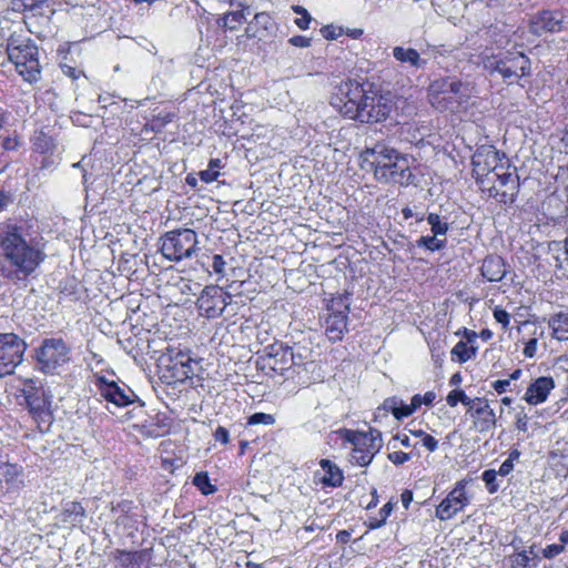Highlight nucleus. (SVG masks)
Listing matches in <instances>:
<instances>
[{
	"instance_id": "obj_1",
	"label": "nucleus",
	"mask_w": 568,
	"mask_h": 568,
	"mask_svg": "<svg viewBox=\"0 0 568 568\" xmlns=\"http://www.w3.org/2000/svg\"><path fill=\"white\" fill-rule=\"evenodd\" d=\"M47 258L44 246L22 226L0 227V273L14 285L26 284Z\"/></svg>"
},
{
	"instance_id": "obj_2",
	"label": "nucleus",
	"mask_w": 568,
	"mask_h": 568,
	"mask_svg": "<svg viewBox=\"0 0 568 568\" xmlns=\"http://www.w3.org/2000/svg\"><path fill=\"white\" fill-rule=\"evenodd\" d=\"M481 153L473 158L474 172L477 183L484 192L500 203H513L519 189V178L510 172L508 168L497 165L498 153L489 150L485 154V164L489 168H481Z\"/></svg>"
},
{
	"instance_id": "obj_3",
	"label": "nucleus",
	"mask_w": 568,
	"mask_h": 568,
	"mask_svg": "<svg viewBox=\"0 0 568 568\" xmlns=\"http://www.w3.org/2000/svg\"><path fill=\"white\" fill-rule=\"evenodd\" d=\"M363 156L365 161H369L377 181L400 185H408L412 182L413 174L408 160L395 149L376 144L372 149H366Z\"/></svg>"
},
{
	"instance_id": "obj_4",
	"label": "nucleus",
	"mask_w": 568,
	"mask_h": 568,
	"mask_svg": "<svg viewBox=\"0 0 568 568\" xmlns=\"http://www.w3.org/2000/svg\"><path fill=\"white\" fill-rule=\"evenodd\" d=\"M9 60L26 82L37 83L41 78L39 49L36 43L20 34H11L7 43Z\"/></svg>"
},
{
	"instance_id": "obj_5",
	"label": "nucleus",
	"mask_w": 568,
	"mask_h": 568,
	"mask_svg": "<svg viewBox=\"0 0 568 568\" xmlns=\"http://www.w3.org/2000/svg\"><path fill=\"white\" fill-rule=\"evenodd\" d=\"M337 434L343 443L352 445L349 462L361 467L368 466L383 445L381 432L373 428L368 432L342 428Z\"/></svg>"
},
{
	"instance_id": "obj_6",
	"label": "nucleus",
	"mask_w": 568,
	"mask_h": 568,
	"mask_svg": "<svg viewBox=\"0 0 568 568\" xmlns=\"http://www.w3.org/2000/svg\"><path fill=\"white\" fill-rule=\"evenodd\" d=\"M429 101L439 111H454L467 101L470 90L467 83L446 77L434 80L429 84Z\"/></svg>"
},
{
	"instance_id": "obj_7",
	"label": "nucleus",
	"mask_w": 568,
	"mask_h": 568,
	"mask_svg": "<svg viewBox=\"0 0 568 568\" xmlns=\"http://www.w3.org/2000/svg\"><path fill=\"white\" fill-rule=\"evenodd\" d=\"M162 255L172 262L190 258L196 252L197 234L191 229H179L166 232L160 239Z\"/></svg>"
},
{
	"instance_id": "obj_8",
	"label": "nucleus",
	"mask_w": 568,
	"mask_h": 568,
	"mask_svg": "<svg viewBox=\"0 0 568 568\" xmlns=\"http://www.w3.org/2000/svg\"><path fill=\"white\" fill-rule=\"evenodd\" d=\"M484 67L491 75L498 74L511 84L527 73L529 60L521 52L506 53L487 59Z\"/></svg>"
},
{
	"instance_id": "obj_9",
	"label": "nucleus",
	"mask_w": 568,
	"mask_h": 568,
	"mask_svg": "<svg viewBox=\"0 0 568 568\" xmlns=\"http://www.w3.org/2000/svg\"><path fill=\"white\" fill-rule=\"evenodd\" d=\"M393 110L392 100L388 97L366 91L361 100L357 110L351 119L362 123H374L385 120Z\"/></svg>"
},
{
	"instance_id": "obj_10",
	"label": "nucleus",
	"mask_w": 568,
	"mask_h": 568,
	"mask_svg": "<svg viewBox=\"0 0 568 568\" xmlns=\"http://www.w3.org/2000/svg\"><path fill=\"white\" fill-rule=\"evenodd\" d=\"M325 333L329 341L338 342L347 332V315L349 312V295H338L331 300L327 307Z\"/></svg>"
},
{
	"instance_id": "obj_11",
	"label": "nucleus",
	"mask_w": 568,
	"mask_h": 568,
	"mask_svg": "<svg viewBox=\"0 0 568 568\" xmlns=\"http://www.w3.org/2000/svg\"><path fill=\"white\" fill-rule=\"evenodd\" d=\"M364 93L365 90L359 82L348 79L336 87L331 104L339 113L351 119L364 98Z\"/></svg>"
},
{
	"instance_id": "obj_12",
	"label": "nucleus",
	"mask_w": 568,
	"mask_h": 568,
	"mask_svg": "<svg viewBox=\"0 0 568 568\" xmlns=\"http://www.w3.org/2000/svg\"><path fill=\"white\" fill-rule=\"evenodd\" d=\"M24 341L13 333L0 334V377L11 375L22 362Z\"/></svg>"
},
{
	"instance_id": "obj_13",
	"label": "nucleus",
	"mask_w": 568,
	"mask_h": 568,
	"mask_svg": "<svg viewBox=\"0 0 568 568\" xmlns=\"http://www.w3.org/2000/svg\"><path fill=\"white\" fill-rule=\"evenodd\" d=\"M41 369L51 373L70 361V347L62 338H47L37 351Z\"/></svg>"
},
{
	"instance_id": "obj_14",
	"label": "nucleus",
	"mask_w": 568,
	"mask_h": 568,
	"mask_svg": "<svg viewBox=\"0 0 568 568\" xmlns=\"http://www.w3.org/2000/svg\"><path fill=\"white\" fill-rule=\"evenodd\" d=\"M471 481V478H464L455 484L452 491L436 507L435 513L439 520L452 519L456 514L464 510V508L469 505L471 496L467 493V486Z\"/></svg>"
},
{
	"instance_id": "obj_15",
	"label": "nucleus",
	"mask_w": 568,
	"mask_h": 568,
	"mask_svg": "<svg viewBox=\"0 0 568 568\" xmlns=\"http://www.w3.org/2000/svg\"><path fill=\"white\" fill-rule=\"evenodd\" d=\"M264 352L265 355L262 357L264 367H268L278 375H284L292 366L302 364V357L296 356L291 347L283 344L268 345Z\"/></svg>"
},
{
	"instance_id": "obj_16",
	"label": "nucleus",
	"mask_w": 568,
	"mask_h": 568,
	"mask_svg": "<svg viewBox=\"0 0 568 568\" xmlns=\"http://www.w3.org/2000/svg\"><path fill=\"white\" fill-rule=\"evenodd\" d=\"M231 300V294L223 292L219 286H206L199 296L196 305L207 318H215L222 315Z\"/></svg>"
},
{
	"instance_id": "obj_17",
	"label": "nucleus",
	"mask_w": 568,
	"mask_h": 568,
	"mask_svg": "<svg viewBox=\"0 0 568 568\" xmlns=\"http://www.w3.org/2000/svg\"><path fill=\"white\" fill-rule=\"evenodd\" d=\"M24 397L29 412L38 424V428L41 432L48 430L52 422V414L50 412V399L44 390H26Z\"/></svg>"
},
{
	"instance_id": "obj_18",
	"label": "nucleus",
	"mask_w": 568,
	"mask_h": 568,
	"mask_svg": "<svg viewBox=\"0 0 568 568\" xmlns=\"http://www.w3.org/2000/svg\"><path fill=\"white\" fill-rule=\"evenodd\" d=\"M99 395L108 403L118 407L132 404L136 398L134 392L126 385L120 386L113 381H108L103 376H99L95 382Z\"/></svg>"
},
{
	"instance_id": "obj_19",
	"label": "nucleus",
	"mask_w": 568,
	"mask_h": 568,
	"mask_svg": "<svg viewBox=\"0 0 568 568\" xmlns=\"http://www.w3.org/2000/svg\"><path fill=\"white\" fill-rule=\"evenodd\" d=\"M473 420L474 428L479 433H486L496 426V415L485 397H475L467 409Z\"/></svg>"
},
{
	"instance_id": "obj_20",
	"label": "nucleus",
	"mask_w": 568,
	"mask_h": 568,
	"mask_svg": "<svg viewBox=\"0 0 568 568\" xmlns=\"http://www.w3.org/2000/svg\"><path fill=\"white\" fill-rule=\"evenodd\" d=\"M565 14L559 10H541L535 13L529 23V30L536 36L560 32L564 28Z\"/></svg>"
},
{
	"instance_id": "obj_21",
	"label": "nucleus",
	"mask_w": 568,
	"mask_h": 568,
	"mask_svg": "<svg viewBox=\"0 0 568 568\" xmlns=\"http://www.w3.org/2000/svg\"><path fill=\"white\" fill-rule=\"evenodd\" d=\"M555 387L556 384L552 377L540 376L528 385L523 399L531 406H537L547 400L549 394L555 389Z\"/></svg>"
},
{
	"instance_id": "obj_22",
	"label": "nucleus",
	"mask_w": 568,
	"mask_h": 568,
	"mask_svg": "<svg viewBox=\"0 0 568 568\" xmlns=\"http://www.w3.org/2000/svg\"><path fill=\"white\" fill-rule=\"evenodd\" d=\"M393 57L404 67L415 70L424 69L427 63V61L420 57L417 50L403 45H396L393 48Z\"/></svg>"
},
{
	"instance_id": "obj_23",
	"label": "nucleus",
	"mask_w": 568,
	"mask_h": 568,
	"mask_svg": "<svg viewBox=\"0 0 568 568\" xmlns=\"http://www.w3.org/2000/svg\"><path fill=\"white\" fill-rule=\"evenodd\" d=\"M480 271L481 275L489 282H499L507 273L504 260L497 255L487 256L483 262Z\"/></svg>"
},
{
	"instance_id": "obj_24",
	"label": "nucleus",
	"mask_w": 568,
	"mask_h": 568,
	"mask_svg": "<svg viewBox=\"0 0 568 568\" xmlns=\"http://www.w3.org/2000/svg\"><path fill=\"white\" fill-rule=\"evenodd\" d=\"M320 466L322 467L324 475L320 478V483L324 487H339L343 484L344 475L343 470L329 459H321Z\"/></svg>"
},
{
	"instance_id": "obj_25",
	"label": "nucleus",
	"mask_w": 568,
	"mask_h": 568,
	"mask_svg": "<svg viewBox=\"0 0 568 568\" xmlns=\"http://www.w3.org/2000/svg\"><path fill=\"white\" fill-rule=\"evenodd\" d=\"M85 516L84 507L78 501H69L64 504L62 511L60 514L61 521L63 524H68L74 526L81 523L82 518Z\"/></svg>"
},
{
	"instance_id": "obj_26",
	"label": "nucleus",
	"mask_w": 568,
	"mask_h": 568,
	"mask_svg": "<svg viewBox=\"0 0 568 568\" xmlns=\"http://www.w3.org/2000/svg\"><path fill=\"white\" fill-rule=\"evenodd\" d=\"M552 336L558 341H568V308L555 314L549 320Z\"/></svg>"
},
{
	"instance_id": "obj_27",
	"label": "nucleus",
	"mask_w": 568,
	"mask_h": 568,
	"mask_svg": "<svg viewBox=\"0 0 568 568\" xmlns=\"http://www.w3.org/2000/svg\"><path fill=\"white\" fill-rule=\"evenodd\" d=\"M274 28L273 18L266 12H260L254 16L246 28V34L248 37H257L260 31H271Z\"/></svg>"
},
{
	"instance_id": "obj_28",
	"label": "nucleus",
	"mask_w": 568,
	"mask_h": 568,
	"mask_svg": "<svg viewBox=\"0 0 568 568\" xmlns=\"http://www.w3.org/2000/svg\"><path fill=\"white\" fill-rule=\"evenodd\" d=\"M476 353L477 347L468 345L464 341H459L452 349V358L463 364L475 357Z\"/></svg>"
},
{
	"instance_id": "obj_29",
	"label": "nucleus",
	"mask_w": 568,
	"mask_h": 568,
	"mask_svg": "<svg viewBox=\"0 0 568 568\" xmlns=\"http://www.w3.org/2000/svg\"><path fill=\"white\" fill-rule=\"evenodd\" d=\"M246 21L244 10L225 13L220 19V24L231 31L239 29Z\"/></svg>"
},
{
	"instance_id": "obj_30",
	"label": "nucleus",
	"mask_w": 568,
	"mask_h": 568,
	"mask_svg": "<svg viewBox=\"0 0 568 568\" xmlns=\"http://www.w3.org/2000/svg\"><path fill=\"white\" fill-rule=\"evenodd\" d=\"M446 237H438L436 235H426V236H420L417 241H416V245L418 247H425L426 250L430 251V252H435V251H440L443 250L445 246H446Z\"/></svg>"
},
{
	"instance_id": "obj_31",
	"label": "nucleus",
	"mask_w": 568,
	"mask_h": 568,
	"mask_svg": "<svg viewBox=\"0 0 568 568\" xmlns=\"http://www.w3.org/2000/svg\"><path fill=\"white\" fill-rule=\"evenodd\" d=\"M427 223L430 225V231L438 237H445L449 229L448 223L443 221L436 213H429L426 217Z\"/></svg>"
},
{
	"instance_id": "obj_32",
	"label": "nucleus",
	"mask_w": 568,
	"mask_h": 568,
	"mask_svg": "<svg viewBox=\"0 0 568 568\" xmlns=\"http://www.w3.org/2000/svg\"><path fill=\"white\" fill-rule=\"evenodd\" d=\"M21 474V467L16 464L2 463L0 465V479L13 484Z\"/></svg>"
},
{
	"instance_id": "obj_33",
	"label": "nucleus",
	"mask_w": 568,
	"mask_h": 568,
	"mask_svg": "<svg viewBox=\"0 0 568 568\" xmlns=\"http://www.w3.org/2000/svg\"><path fill=\"white\" fill-rule=\"evenodd\" d=\"M473 399L474 398L468 397L463 389L455 388L447 395L446 403L450 407H455L458 403H462L468 409L473 404Z\"/></svg>"
},
{
	"instance_id": "obj_34",
	"label": "nucleus",
	"mask_w": 568,
	"mask_h": 568,
	"mask_svg": "<svg viewBox=\"0 0 568 568\" xmlns=\"http://www.w3.org/2000/svg\"><path fill=\"white\" fill-rule=\"evenodd\" d=\"M292 10L294 13L300 16L295 19L294 23L301 29V30H307L310 28V24L313 20L310 12L302 6H292Z\"/></svg>"
},
{
	"instance_id": "obj_35",
	"label": "nucleus",
	"mask_w": 568,
	"mask_h": 568,
	"mask_svg": "<svg viewBox=\"0 0 568 568\" xmlns=\"http://www.w3.org/2000/svg\"><path fill=\"white\" fill-rule=\"evenodd\" d=\"M193 485L204 495L213 494L216 490L215 486L211 484L206 473H197L193 478Z\"/></svg>"
},
{
	"instance_id": "obj_36",
	"label": "nucleus",
	"mask_w": 568,
	"mask_h": 568,
	"mask_svg": "<svg viewBox=\"0 0 568 568\" xmlns=\"http://www.w3.org/2000/svg\"><path fill=\"white\" fill-rule=\"evenodd\" d=\"M511 568H530L531 558L527 555V549H523L509 556Z\"/></svg>"
},
{
	"instance_id": "obj_37",
	"label": "nucleus",
	"mask_w": 568,
	"mask_h": 568,
	"mask_svg": "<svg viewBox=\"0 0 568 568\" xmlns=\"http://www.w3.org/2000/svg\"><path fill=\"white\" fill-rule=\"evenodd\" d=\"M497 475V471L494 469H487L481 475V479L484 480L489 494H495L499 489Z\"/></svg>"
},
{
	"instance_id": "obj_38",
	"label": "nucleus",
	"mask_w": 568,
	"mask_h": 568,
	"mask_svg": "<svg viewBox=\"0 0 568 568\" xmlns=\"http://www.w3.org/2000/svg\"><path fill=\"white\" fill-rule=\"evenodd\" d=\"M275 423V418L271 414L265 413H255L252 416L248 417L247 424L248 425H273Z\"/></svg>"
},
{
	"instance_id": "obj_39",
	"label": "nucleus",
	"mask_w": 568,
	"mask_h": 568,
	"mask_svg": "<svg viewBox=\"0 0 568 568\" xmlns=\"http://www.w3.org/2000/svg\"><path fill=\"white\" fill-rule=\"evenodd\" d=\"M494 318L498 322L503 329H507L510 324V315L504 308L497 306L494 310Z\"/></svg>"
},
{
	"instance_id": "obj_40",
	"label": "nucleus",
	"mask_w": 568,
	"mask_h": 568,
	"mask_svg": "<svg viewBox=\"0 0 568 568\" xmlns=\"http://www.w3.org/2000/svg\"><path fill=\"white\" fill-rule=\"evenodd\" d=\"M538 348V339L537 338H530L525 343L523 354L527 358H534L537 354Z\"/></svg>"
},
{
	"instance_id": "obj_41",
	"label": "nucleus",
	"mask_w": 568,
	"mask_h": 568,
	"mask_svg": "<svg viewBox=\"0 0 568 568\" xmlns=\"http://www.w3.org/2000/svg\"><path fill=\"white\" fill-rule=\"evenodd\" d=\"M528 423L529 417L524 410L516 414L515 425L518 430L526 433L528 430Z\"/></svg>"
},
{
	"instance_id": "obj_42",
	"label": "nucleus",
	"mask_w": 568,
	"mask_h": 568,
	"mask_svg": "<svg viewBox=\"0 0 568 568\" xmlns=\"http://www.w3.org/2000/svg\"><path fill=\"white\" fill-rule=\"evenodd\" d=\"M399 404H400L399 398L389 397L384 400L381 408L384 409L385 412H390L395 416V413L397 412Z\"/></svg>"
},
{
	"instance_id": "obj_43",
	"label": "nucleus",
	"mask_w": 568,
	"mask_h": 568,
	"mask_svg": "<svg viewBox=\"0 0 568 568\" xmlns=\"http://www.w3.org/2000/svg\"><path fill=\"white\" fill-rule=\"evenodd\" d=\"M389 460L395 465H403L409 460L410 456L404 452H393L388 455Z\"/></svg>"
},
{
	"instance_id": "obj_44",
	"label": "nucleus",
	"mask_w": 568,
	"mask_h": 568,
	"mask_svg": "<svg viewBox=\"0 0 568 568\" xmlns=\"http://www.w3.org/2000/svg\"><path fill=\"white\" fill-rule=\"evenodd\" d=\"M220 175L219 170H214L213 168H207L200 172V179L205 183H211L215 181Z\"/></svg>"
},
{
	"instance_id": "obj_45",
	"label": "nucleus",
	"mask_w": 568,
	"mask_h": 568,
	"mask_svg": "<svg viewBox=\"0 0 568 568\" xmlns=\"http://www.w3.org/2000/svg\"><path fill=\"white\" fill-rule=\"evenodd\" d=\"M564 551V546L562 545H557V544H554V545H549L547 546L544 550H542V555L544 557L546 558H554L556 556H558L559 554H561Z\"/></svg>"
},
{
	"instance_id": "obj_46",
	"label": "nucleus",
	"mask_w": 568,
	"mask_h": 568,
	"mask_svg": "<svg viewBox=\"0 0 568 568\" xmlns=\"http://www.w3.org/2000/svg\"><path fill=\"white\" fill-rule=\"evenodd\" d=\"M213 436H214V439L216 442H220V443H222L224 445H226L229 443V440H230L229 430L225 427H223V426H219L215 429Z\"/></svg>"
},
{
	"instance_id": "obj_47",
	"label": "nucleus",
	"mask_w": 568,
	"mask_h": 568,
	"mask_svg": "<svg viewBox=\"0 0 568 568\" xmlns=\"http://www.w3.org/2000/svg\"><path fill=\"white\" fill-rule=\"evenodd\" d=\"M225 261L223 258L222 255H219V254H215L213 256V261H212V267H213V271L216 273V274H221L223 275L224 274V267H225Z\"/></svg>"
},
{
	"instance_id": "obj_48",
	"label": "nucleus",
	"mask_w": 568,
	"mask_h": 568,
	"mask_svg": "<svg viewBox=\"0 0 568 568\" xmlns=\"http://www.w3.org/2000/svg\"><path fill=\"white\" fill-rule=\"evenodd\" d=\"M288 42L297 48H307L311 45V39L304 36H294L290 38Z\"/></svg>"
},
{
	"instance_id": "obj_49",
	"label": "nucleus",
	"mask_w": 568,
	"mask_h": 568,
	"mask_svg": "<svg viewBox=\"0 0 568 568\" xmlns=\"http://www.w3.org/2000/svg\"><path fill=\"white\" fill-rule=\"evenodd\" d=\"M422 444L425 448H427L432 453L438 448V440L428 434L424 435V437L422 438Z\"/></svg>"
},
{
	"instance_id": "obj_50",
	"label": "nucleus",
	"mask_w": 568,
	"mask_h": 568,
	"mask_svg": "<svg viewBox=\"0 0 568 568\" xmlns=\"http://www.w3.org/2000/svg\"><path fill=\"white\" fill-rule=\"evenodd\" d=\"M322 36L327 40H335L341 32H337L334 27L325 26L321 29Z\"/></svg>"
},
{
	"instance_id": "obj_51",
	"label": "nucleus",
	"mask_w": 568,
	"mask_h": 568,
	"mask_svg": "<svg viewBox=\"0 0 568 568\" xmlns=\"http://www.w3.org/2000/svg\"><path fill=\"white\" fill-rule=\"evenodd\" d=\"M510 385V379H497L493 382L491 387L498 393L503 394L507 390V387Z\"/></svg>"
},
{
	"instance_id": "obj_52",
	"label": "nucleus",
	"mask_w": 568,
	"mask_h": 568,
	"mask_svg": "<svg viewBox=\"0 0 568 568\" xmlns=\"http://www.w3.org/2000/svg\"><path fill=\"white\" fill-rule=\"evenodd\" d=\"M393 511V505L392 503H386L379 510L378 517L379 519H383V523H386V519L389 517V515Z\"/></svg>"
},
{
	"instance_id": "obj_53",
	"label": "nucleus",
	"mask_w": 568,
	"mask_h": 568,
	"mask_svg": "<svg viewBox=\"0 0 568 568\" xmlns=\"http://www.w3.org/2000/svg\"><path fill=\"white\" fill-rule=\"evenodd\" d=\"M422 404H423V400H422L420 395L417 394V395L413 396L410 404H409V409H407L405 413L413 414L418 407H420Z\"/></svg>"
},
{
	"instance_id": "obj_54",
	"label": "nucleus",
	"mask_w": 568,
	"mask_h": 568,
	"mask_svg": "<svg viewBox=\"0 0 568 568\" xmlns=\"http://www.w3.org/2000/svg\"><path fill=\"white\" fill-rule=\"evenodd\" d=\"M409 409V404H405L402 399H400V404L398 405V409L397 412L395 413V418L396 419H402L404 417H408L410 416L412 414H406L405 412Z\"/></svg>"
},
{
	"instance_id": "obj_55",
	"label": "nucleus",
	"mask_w": 568,
	"mask_h": 568,
	"mask_svg": "<svg viewBox=\"0 0 568 568\" xmlns=\"http://www.w3.org/2000/svg\"><path fill=\"white\" fill-rule=\"evenodd\" d=\"M365 524L369 529H377L382 527L385 523H383V519H379L378 516H371Z\"/></svg>"
},
{
	"instance_id": "obj_56",
	"label": "nucleus",
	"mask_w": 568,
	"mask_h": 568,
	"mask_svg": "<svg viewBox=\"0 0 568 568\" xmlns=\"http://www.w3.org/2000/svg\"><path fill=\"white\" fill-rule=\"evenodd\" d=\"M513 469H514V464H511V460H507V459H506V460L500 465V467H499V469H498L497 474H498V475H500V476H507V475H508Z\"/></svg>"
},
{
	"instance_id": "obj_57",
	"label": "nucleus",
	"mask_w": 568,
	"mask_h": 568,
	"mask_svg": "<svg viewBox=\"0 0 568 568\" xmlns=\"http://www.w3.org/2000/svg\"><path fill=\"white\" fill-rule=\"evenodd\" d=\"M371 496H372V498H371V501L366 505V509L375 508L379 503L378 494L375 488L372 489Z\"/></svg>"
},
{
	"instance_id": "obj_58",
	"label": "nucleus",
	"mask_w": 568,
	"mask_h": 568,
	"mask_svg": "<svg viewBox=\"0 0 568 568\" xmlns=\"http://www.w3.org/2000/svg\"><path fill=\"white\" fill-rule=\"evenodd\" d=\"M436 399V394L433 390L426 392L424 396H422L423 404L432 405Z\"/></svg>"
},
{
	"instance_id": "obj_59",
	"label": "nucleus",
	"mask_w": 568,
	"mask_h": 568,
	"mask_svg": "<svg viewBox=\"0 0 568 568\" xmlns=\"http://www.w3.org/2000/svg\"><path fill=\"white\" fill-rule=\"evenodd\" d=\"M400 498H402L403 506H404L405 508H408V507H409V504H410V503H412V500H413V494H412V491H409V490H405V491L402 494Z\"/></svg>"
},
{
	"instance_id": "obj_60",
	"label": "nucleus",
	"mask_w": 568,
	"mask_h": 568,
	"mask_svg": "<svg viewBox=\"0 0 568 568\" xmlns=\"http://www.w3.org/2000/svg\"><path fill=\"white\" fill-rule=\"evenodd\" d=\"M463 381V377H462V374L460 373H455L454 375H452L450 379H449V384L452 386H458Z\"/></svg>"
},
{
	"instance_id": "obj_61",
	"label": "nucleus",
	"mask_w": 568,
	"mask_h": 568,
	"mask_svg": "<svg viewBox=\"0 0 568 568\" xmlns=\"http://www.w3.org/2000/svg\"><path fill=\"white\" fill-rule=\"evenodd\" d=\"M465 337H466L465 342L467 344H473L475 342V339L477 338V334H476V332L465 329Z\"/></svg>"
},
{
	"instance_id": "obj_62",
	"label": "nucleus",
	"mask_w": 568,
	"mask_h": 568,
	"mask_svg": "<svg viewBox=\"0 0 568 568\" xmlns=\"http://www.w3.org/2000/svg\"><path fill=\"white\" fill-rule=\"evenodd\" d=\"M176 359H179V363L184 366L186 365V362H190V357L184 355L182 352H179L176 354Z\"/></svg>"
},
{
	"instance_id": "obj_63",
	"label": "nucleus",
	"mask_w": 568,
	"mask_h": 568,
	"mask_svg": "<svg viewBox=\"0 0 568 568\" xmlns=\"http://www.w3.org/2000/svg\"><path fill=\"white\" fill-rule=\"evenodd\" d=\"M513 548L515 549L516 552L523 550L524 548H521V539H518V538H515L511 544Z\"/></svg>"
},
{
	"instance_id": "obj_64",
	"label": "nucleus",
	"mask_w": 568,
	"mask_h": 568,
	"mask_svg": "<svg viewBox=\"0 0 568 568\" xmlns=\"http://www.w3.org/2000/svg\"><path fill=\"white\" fill-rule=\"evenodd\" d=\"M559 540H560V545H566L568 544V530H564L560 532V536H559Z\"/></svg>"
}]
</instances>
